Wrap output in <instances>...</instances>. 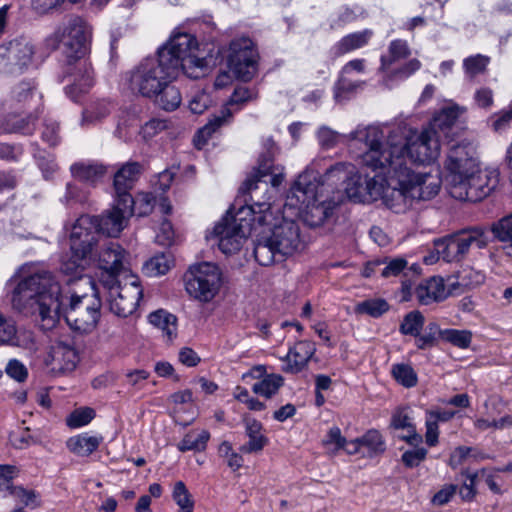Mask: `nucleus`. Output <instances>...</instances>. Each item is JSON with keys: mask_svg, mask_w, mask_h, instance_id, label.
<instances>
[{"mask_svg": "<svg viewBox=\"0 0 512 512\" xmlns=\"http://www.w3.org/2000/svg\"><path fill=\"white\" fill-rule=\"evenodd\" d=\"M365 140L366 150L360 163L369 169L389 165L407 169V159L416 163H430L440 153V136L425 127L421 132L407 125H358L349 136Z\"/></svg>", "mask_w": 512, "mask_h": 512, "instance_id": "1", "label": "nucleus"}, {"mask_svg": "<svg viewBox=\"0 0 512 512\" xmlns=\"http://www.w3.org/2000/svg\"><path fill=\"white\" fill-rule=\"evenodd\" d=\"M283 179V168L274 166L271 156H262L258 167L241 187L242 192L249 193L251 203L240 207L235 215L228 212L213 230L207 233V240L213 245L217 244L226 255L240 251L252 231L263 225L272 224L270 198L260 201L256 199V191L262 189L267 194L269 183L276 188Z\"/></svg>", "mask_w": 512, "mask_h": 512, "instance_id": "2", "label": "nucleus"}, {"mask_svg": "<svg viewBox=\"0 0 512 512\" xmlns=\"http://www.w3.org/2000/svg\"><path fill=\"white\" fill-rule=\"evenodd\" d=\"M11 304L24 314L38 315L41 329L49 331L59 320L60 284L39 263L22 265L9 280Z\"/></svg>", "mask_w": 512, "mask_h": 512, "instance_id": "3", "label": "nucleus"}, {"mask_svg": "<svg viewBox=\"0 0 512 512\" xmlns=\"http://www.w3.org/2000/svg\"><path fill=\"white\" fill-rule=\"evenodd\" d=\"M92 28L80 16L72 15L47 36L44 45L53 51L62 44L65 58L64 71L71 84L65 87L66 95L76 101L80 94L87 92L95 82L94 70L87 55L90 51Z\"/></svg>", "mask_w": 512, "mask_h": 512, "instance_id": "4", "label": "nucleus"}, {"mask_svg": "<svg viewBox=\"0 0 512 512\" xmlns=\"http://www.w3.org/2000/svg\"><path fill=\"white\" fill-rule=\"evenodd\" d=\"M341 202V196L329 197L319 190L316 172L306 170L299 175L291 187L285 202V208L294 209L296 215L310 227L321 226L335 207Z\"/></svg>", "mask_w": 512, "mask_h": 512, "instance_id": "5", "label": "nucleus"}, {"mask_svg": "<svg viewBox=\"0 0 512 512\" xmlns=\"http://www.w3.org/2000/svg\"><path fill=\"white\" fill-rule=\"evenodd\" d=\"M82 289H60L59 314L63 313L69 327L80 333H90L101 317L99 290L91 278H81Z\"/></svg>", "mask_w": 512, "mask_h": 512, "instance_id": "6", "label": "nucleus"}, {"mask_svg": "<svg viewBox=\"0 0 512 512\" xmlns=\"http://www.w3.org/2000/svg\"><path fill=\"white\" fill-rule=\"evenodd\" d=\"M157 55L178 75L183 72L187 77L198 79L209 70L204 53L200 50L197 38L188 32L176 28L163 44Z\"/></svg>", "mask_w": 512, "mask_h": 512, "instance_id": "7", "label": "nucleus"}, {"mask_svg": "<svg viewBox=\"0 0 512 512\" xmlns=\"http://www.w3.org/2000/svg\"><path fill=\"white\" fill-rule=\"evenodd\" d=\"M178 75L157 57L143 59L134 69L126 74L129 89L143 97L154 98L167 83Z\"/></svg>", "mask_w": 512, "mask_h": 512, "instance_id": "8", "label": "nucleus"}, {"mask_svg": "<svg viewBox=\"0 0 512 512\" xmlns=\"http://www.w3.org/2000/svg\"><path fill=\"white\" fill-rule=\"evenodd\" d=\"M409 55L410 48L407 41L396 39L390 42L387 54L380 58L379 67V71L384 74L383 83L386 87L392 88L396 83L407 79L420 69L421 62L415 58L399 67L395 66Z\"/></svg>", "mask_w": 512, "mask_h": 512, "instance_id": "9", "label": "nucleus"}, {"mask_svg": "<svg viewBox=\"0 0 512 512\" xmlns=\"http://www.w3.org/2000/svg\"><path fill=\"white\" fill-rule=\"evenodd\" d=\"M108 280L100 285L107 292L110 311L119 317H128L137 308L143 295V290L136 276H130L125 283L118 278L107 276Z\"/></svg>", "mask_w": 512, "mask_h": 512, "instance_id": "10", "label": "nucleus"}, {"mask_svg": "<svg viewBox=\"0 0 512 512\" xmlns=\"http://www.w3.org/2000/svg\"><path fill=\"white\" fill-rule=\"evenodd\" d=\"M499 183V172L495 168H477L462 181L451 185L449 194L460 201L478 202L490 195Z\"/></svg>", "mask_w": 512, "mask_h": 512, "instance_id": "11", "label": "nucleus"}, {"mask_svg": "<svg viewBox=\"0 0 512 512\" xmlns=\"http://www.w3.org/2000/svg\"><path fill=\"white\" fill-rule=\"evenodd\" d=\"M222 284L219 267L210 262H203L190 268L186 274V291L202 302L212 300Z\"/></svg>", "mask_w": 512, "mask_h": 512, "instance_id": "12", "label": "nucleus"}, {"mask_svg": "<svg viewBox=\"0 0 512 512\" xmlns=\"http://www.w3.org/2000/svg\"><path fill=\"white\" fill-rule=\"evenodd\" d=\"M374 170H381V172L388 175L391 181V185L384 195V205L397 214H404L409 211L416 200L408 185L407 169L400 168L397 164V166L377 167Z\"/></svg>", "mask_w": 512, "mask_h": 512, "instance_id": "13", "label": "nucleus"}, {"mask_svg": "<svg viewBox=\"0 0 512 512\" xmlns=\"http://www.w3.org/2000/svg\"><path fill=\"white\" fill-rule=\"evenodd\" d=\"M258 52L248 37H238L229 44L227 64L236 78L250 81L258 71Z\"/></svg>", "mask_w": 512, "mask_h": 512, "instance_id": "14", "label": "nucleus"}, {"mask_svg": "<svg viewBox=\"0 0 512 512\" xmlns=\"http://www.w3.org/2000/svg\"><path fill=\"white\" fill-rule=\"evenodd\" d=\"M257 97L258 92L254 88L236 87L229 101L220 111V115L214 116L204 127L199 129L194 137L195 147L201 149L212 134L226 123L235 112L239 111L245 103L256 100Z\"/></svg>", "mask_w": 512, "mask_h": 512, "instance_id": "15", "label": "nucleus"}, {"mask_svg": "<svg viewBox=\"0 0 512 512\" xmlns=\"http://www.w3.org/2000/svg\"><path fill=\"white\" fill-rule=\"evenodd\" d=\"M78 362V351L69 337L52 342L43 359L47 373L55 377L72 372Z\"/></svg>", "mask_w": 512, "mask_h": 512, "instance_id": "16", "label": "nucleus"}, {"mask_svg": "<svg viewBox=\"0 0 512 512\" xmlns=\"http://www.w3.org/2000/svg\"><path fill=\"white\" fill-rule=\"evenodd\" d=\"M114 199L112 207L100 216H92L96 231L109 237H117L127 226L129 218L133 215V197Z\"/></svg>", "mask_w": 512, "mask_h": 512, "instance_id": "17", "label": "nucleus"}, {"mask_svg": "<svg viewBox=\"0 0 512 512\" xmlns=\"http://www.w3.org/2000/svg\"><path fill=\"white\" fill-rule=\"evenodd\" d=\"M35 45L30 38L21 36L0 45V72L13 73L33 63Z\"/></svg>", "mask_w": 512, "mask_h": 512, "instance_id": "18", "label": "nucleus"}, {"mask_svg": "<svg viewBox=\"0 0 512 512\" xmlns=\"http://www.w3.org/2000/svg\"><path fill=\"white\" fill-rule=\"evenodd\" d=\"M475 154V148L470 143H459L450 148L445 163L448 189L451 185L460 183L467 174L477 170L479 164Z\"/></svg>", "mask_w": 512, "mask_h": 512, "instance_id": "19", "label": "nucleus"}, {"mask_svg": "<svg viewBox=\"0 0 512 512\" xmlns=\"http://www.w3.org/2000/svg\"><path fill=\"white\" fill-rule=\"evenodd\" d=\"M70 251L80 259L91 258L98 243V232L94 228L93 217L81 215L70 229Z\"/></svg>", "mask_w": 512, "mask_h": 512, "instance_id": "20", "label": "nucleus"}, {"mask_svg": "<svg viewBox=\"0 0 512 512\" xmlns=\"http://www.w3.org/2000/svg\"><path fill=\"white\" fill-rule=\"evenodd\" d=\"M274 220L275 218L273 217L272 221ZM272 225H274V228L268 238L274 244L280 259H285L299 250L301 240L299 226L296 222L284 218L280 224L276 225L272 222L269 226Z\"/></svg>", "mask_w": 512, "mask_h": 512, "instance_id": "21", "label": "nucleus"}, {"mask_svg": "<svg viewBox=\"0 0 512 512\" xmlns=\"http://www.w3.org/2000/svg\"><path fill=\"white\" fill-rule=\"evenodd\" d=\"M355 169L356 167L351 163L339 162L327 169L323 176L316 173L319 190L327 195L332 192L333 196H341L342 199V190L344 191L346 184L355 174Z\"/></svg>", "mask_w": 512, "mask_h": 512, "instance_id": "22", "label": "nucleus"}, {"mask_svg": "<svg viewBox=\"0 0 512 512\" xmlns=\"http://www.w3.org/2000/svg\"><path fill=\"white\" fill-rule=\"evenodd\" d=\"M408 185L415 200H429L435 197L441 187V178L436 171H418L407 168Z\"/></svg>", "mask_w": 512, "mask_h": 512, "instance_id": "23", "label": "nucleus"}, {"mask_svg": "<svg viewBox=\"0 0 512 512\" xmlns=\"http://www.w3.org/2000/svg\"><path fill=\"white\" fill-rule=\"evenodd\" d=\"M124 258L125 251L118 243L109 242L103 247L98 260L101 269L100 284L104 283V280H108V275L111 278H118L124 269Z\"/></svg>", "mask_w": 512, "mask_h": 512, "instance_id": "24", "label": "nucleus"}, {"mask_svg": "<svg viewBox=\"0 0 512 512\" xmlns=\"http://www.w3.org/2000/svg\"><path fill=\"white\" fill-rule=\"evenodd\" d=\"M390 428L400 431L398 437L409 445H418L422 436L417 433L413 410L408 406L397 407L391 415Z\"/></svg>", "mask_w": 512, "mask_h": 512, "instance_id": "25", "label": "nucleus"}, {"mask_svg": "<svg viewBox=\"0 0 512 512\" xmlns=\"http://www.w3.org/2000/svg\"><path fill=\"white\" fill-rule=\"evenodd\" d=\"M366 72V60L356 58L348 61L341 69L339 78L335 84L334 97L339 100L344 93L353 92L358 89L363 82L354 81L353 74H364Z\"/></svg>", "mask_w": 512, "mask_h": 512, "instance_id": "26", "label": "nucleus"}, {"mask_svg": "<svg viewBox=\"0 0 512 512\" xmlns=\"http://www.w3.org/2000/svg\"><path fill=\"white\" fill-rule=\"evenodd\" d=\"M316 352L315 344L311 341H298L291 347L287 355L283 358L286 365L283 371L286 373L297 374L301 372L308 364L309 360Z\"/></svg>", "mask_w": 512, "mask_h": 512, "instance_id": "27", "label": "nucleus"}, {"mask_svg": "<svg viewBox=\"0 0 512 512\" xmlns=\"http://www.w3.org/2000/svg\"><path fill=\"white\" fill-rule=\"evenodd\" d=\"M415 294L421 305L443 301L448 295L444 280L439 276H432L423 280L415 288Z\"/></svg>", "mask_w": 512, "mask_h": 512, "instance_id": "28", "label": "nucleus"}, {"mask_svg": "<svg viewBox=\"0 0 512 512\" xmlns=\"http://www.w3.org/2000/svg\"><path fill=\"white\" fill-rule=\"evenodd\" d=\"M141 173V166L137 162L124 164L114 175L115 198L120 200L124 195L132 197L129 190Z\"/></svg>", "mask_w": 512, "mask_h": 512, "instance_id": "29", "label": "nucleus"}, {"mask_svg": "<svg viewBox=\"0 0 512 512\" xmlns=\"http://www.w3.org/2000/svg\"><path fill=\"white\" fill-rule=\"evenodd\" d=\"M463 112L464 109L457 105L445 107L435 114L427 128L431 129L435 135H439L440 139L448 138L450 130Z\"/></svg>", "mask_w": 512, "mask_h": 512, "instance_id": "30", "label": "nucleus"}, {"mask_svg": "<svg viewBox=\"0 0 512 512\" xmlns=\"http://www.w3.org/2000/svg\"><path fill=\"white\" fill-rule=\"evenodd\" d=\"M459 243L463 257L468 254L471 247L478 249L485 248L489 243V238L485 230L481 227H471L462 229L454 233Z\"/></svg>", "mask_w": 512, "mask_h": 512, "instance_id": "31", "label": "nucleus"}, {"mask_svg": "<svg viewBox=\"0 0 512 512\" xmlns=\"http://www.w3.org/2000/svg\"><path fill=\"white\" fill-rule=\"evenodd\" d=\"M372 36L373 31L370 29L350 33L335 43L332 47V52L334 56L339 57L357 49H361L369 43Z\"/></svg>", "mask_w": 512, "mask_h": 512, "instance_id": "32", "label": "nucleus"}, {"mask_svg": "<svg viewBox=\"0 0 512 512\" xmlns=\"http://www.w3.org/2000/svg\"><path fill=\"white\" fill-rule=\"evenodd\" d=\"M91 258L85 257L84 259H80L73 253L68 260H64L61 263V271L67 275L72 276L71 279L68 280L69 289H82L83 286L80 284L81 278H89L88 276L83 275L84 270L90 264Z\"/></svg>", "mask_w": 512, "mask_h": 512, "instance_id": "33", "label": "nucleus"}, {"mask_svg": "<svg viewBox=\"0 0 512 512\" xmlns=\"http://www.w3.org/2000/svg\"><path fill=\"white\" fill-rule=\"evenodd\" d=\"M103 441L102 436L89 435L88 433H82L73 437H70L67 442V448L73 454L80 457H87L98 449Z\"/></svg>", "mask_w": 512, "mask_h": 512, "instance_id": "34", "label": "nucleus"}, {"mask_svg": "<svg viewBox=\"0 0 512 512\" xmlns=\"http://www.w3.org/2000/svg\"><path fill=\"white\" fill-rule=\"evenodd\" d=\"M148 320L162 332L166 342H172L177 337V317L175 315L160 309L150 313Z\"/></svg>", "mask_w": 512, "mask_h": 512, "instance_id": "35", "label": "nucleus"}, {"mask_svg": "<svg viewBox=\"0 0 512 512\" xmlns=\"http://www.w3.org/2000/svg\"><path fill=\"white\" fill-rule=\"evenodd\" d=\"M434 248L438 258L446 262H458L464 259L455 234L434 241Z\"/></svg>", "mask_w": 512, "mask_h": 512, "instance_id": "36", "label": "nucleus"}, {"mask_svg": "<svg viewBox=\"0 0 512 512\" xmlns=\"http://www.w3.org/2000/svg\"><path fill=\"white\" fill-rule=\"evenodd\" d=\"M262 424L257 420L246 422L248 442L240 448L241 452L253 453L261 451L268 443V438L261 433Z\"/></svg>", "mask_w": 512, "mask_h": 512, "instance_id": "37", "label": "nucleus"}, {"mask_svg": "<svg viewBox=\"0 0 512 512\" xmlns=\"http://www.w3.org/2000/svg\"><path fill=\"white\" fill-rule=\"evenodd\" d=\"M74 178L81 182L94 184L105 174V168L101 164L79 162L71 166Z\"/></svg>", "mask_w": 512, "mask_h": 512, "instance_id": "38", "label": "nucleus"}, {"mask_svg": "<svg viewBox=\"0 0 512 512\" xmlns=\"http://www.w3.org/2000/svg\"><path fill=\"white\" fill-rule=\"evenodd\" d=\"M255 260L262 266H270L277 262H282L285 259H280V255L274 244L268 237H262L254 246Z\"/></svg>", "mask_w": 512, "mask_h": 512, "instance_id": "39", "label": "nucleus"}, {"mask_svg": "<svg viewBox=\"0 0 512 512\" xmlns=\"http://www.w3.org/2000/svg\"><path fill=\"white\" fill-rule=\"evenodd\" d=\"M210 439L209 431L205 429L191 430L177 444V448L181 452L196 451L202 452L206 449Z\"/></svg>", "mask_w": 512, "mask_h": 512, "instance_id": "40", "label": "nucleus"}, {"mask_svg": "<svg viewBox=\"0 0 512 512\" xmlns=\"http://www.w3.org/2000/svg\"><path fill=\"white\" fill-rule=\"evenodd\" d=\"M377 171L378 174L373 177L366 176V189H368V193L366 194L368 195V203L378 199L383 200L386 190L391 185L388 175L381 172V170Z\"/></svg>", "mask_w": 512, "mask_h": 512, "instance_id": "41", "label": "nucleus"}, {"mask_svg": "<svg viewBox=\"0 0 512 512\" xmlns=\"http://www.w3.org/2000/svg\"><path fill=\"white\" fill-rule=\"evenodd\" d=\"M356 130H357V128L355 130L351 131L349 134H340L328 126H321L317 130L316 135H317L319 144L325 149L333 148L340 141L347 142V143L352 142V141H358V142H363L365 144V140L356 139V138L352 139L349 137Z\"/></svg>", "mask_w": 512, "mask_h": 512, "instance_id": "42", "label": "nucleus"}, {"mask_svg": "<svg viewBox=\"0 0 512 512\" xmlns=\"http://www.w3.org/2000/svg\"><path fill=\"white\" fill-rule=\"evenodd\" d=\"M0 345L23 346L14 320L0 311Z\"/></svg>", "mask_w": 512, "mask_h": 512, "instance_id": "43", "label": "nucleus"}, {"mask_svg": "<svg viewBox=\"0 0 512 512\" xmlns=\"http://www.w3.org/2000/svg\"><path fill=\"white\" fill-rule=\"evenodd\" d=\"M154 97L157 104L166 111H173L178 108L182 100L179 89L171 83L164 85L159 94Z\"/></svg>", "mask_w": 512, "mask_h": 512, "instance_id": "44", "label": "nucleus"}, {"mask_svg": "<svg viewBox=\"0 0 512 512\" xmlns=\"http://www.w3.org/2000/svg\"><path fill=\"white\" fill-rule=\"evenodd\" d=\"M366 189V176L363 178L355 169V174L352 175L350 182L346 184L344 192L348 198L362 203H368V193Z\"/></svg>", "mask_w": 512, "mask_h": 512, "instance_id": "45", "label": "nucleus"}, {"mask_svg": "<svg viewBox=\"0 0 512 512\" xmlns=\"http://www.w3.org/2000/svg\"><path fill=\"white\" fill-rule=\"evenodd\" d=\"M424 323L425 317L423 314L418 310H413L404 316L399 331L403 335L413 336L417 339Z\"/></svg>", "mask_w": 512, "mask_h": 512, "instance_id": "46", "label": "nucleus"}, {"mask_svg": "<svg viewBox=\"0 0 512 512\" xmlns=\"http://www.w3.org/2000/svg\"><path fill=\"white\" fill-rule=\"evenodd\" d=\"M283 382L284 379L282 376L277 374H268L262 380L256 382L252 386V390L260 396L271 398L277 393L279 388L282 387Z\"/></svg>", "mask_w": 512, "mask_h": 512, "instance_id": "47", "label": "nucleus"}, {"mask_svg": "<svg viewBox=\"0 0 512 512\" xmlns=\"http://www.w3.org/2000/svg\"><path fill=\"white\" fill-rule=\"evenodd\" d=\"M171 263L170 256L159 254L145 262L143 271L149 277H157L166 274L171 267Z\"/></svg>", "mask_w": 512, "mask_h": 512, "instance_id": "48", "label": "nucleus"}, {"mask_svg": "<svg viewBox=\"0 0 512 512\" xmlns=\"http://www.w3.org/2000/svg\"><path fill=\"white\" fill-rule=\"evenodd\" d=\"M391 373L397 383L406 388H412L416 386L418 382L416 372L408 364L399 363L392 365Z\"/></svg>", "mask_w": 512, "mask_h": 512, "instance_id": "49", "label": "nucleus"}, {"mask_svg": "<svg viewBox=\"0 0 512 512\" xmlns=\"http://www.w3.org/2000/svg\"><path fill=\"white\" fill-rule=\"evenodd\" d=\"M389 310V304L384 299H368L355 306L357 314H366L374 318L382 316Z\"/></svg>", "mask_w": 512, "mask_h": 512, "instance_id": "50", "label": "nucleus"}, {"mask_svg": "<svg viewBox=\"0 0 512 512\" xmlns=\"http://www.w3.org/2000/svg\"><path fill=\"white\" fill-rule=\"evenodd\" d=\"M489 62L490 58L481 54L465 58L463 61L465 75L468 78L473 79L477 75L485 72Z\"/></svg>", "mask_w": 512, "mask_h": 512, "instance_id": "51", "label": "nucleus"}, {"mask_svg": "<svg viewBox=\"0 0 512 512\" xmlns=\"http://www.w3.org/2000/svg\"><path fill=\"white\" fill-rule=\"evenodd\" d=\"M172 498L179 506V512H193L194 501L184 482L178 481L175 483Z\"/></svg>", "mask_w": 512, "mask_h": 512, "instance_id": "52", "label": "nucleus"}, {"mask_svg": "<svg viewBox=\"0 0 512 512\" xmlns=\"http://www.w3.org/2000/svg\"><path fill=\"white\" fill-rule=\"evenodd\" d=\"M362 447L368 449L369 455H377L385 451V442L382 435L377 430H369L359 438Z\"/></svg>", "mask_w": 512, "mask_h": 512, "instance_id": "53", "label": "nucleus"}, {"mask_svg": "<svg viewBox=\"0 0 512 512\" xmlns=\"http://www.w3.org/2000/svg\"><path fill=\"white\" fill-rule=\"evenodd\" d=\"M441 338L458 348L466 349L471 344L472 333L468 330L444 329Z\"/></svg>", "mask_w": 512, "mask_h": 512, "instance_id": "54", "label": "nucleus"}, {"mask_svg": "<svg viewBox=\"0 0 512 512\" xmlns=\"http://www.w3.org/2000/svg\"><path fill=\"white\" fill-rule=\"evenodd\" d=\"M156 205V197L150 192H140L133 198V214L149 215Z\"/></svg>", "mask_w": 512, "mask_h": 512, "instance_id": "55", "label": "nucleus"}, {"mask_svg": "<svg viewBox=\"0 0 512 512\" xmlns=\"http://www.w3.org/2000/svg\"><path fill=\"white\" fill-rule=\"evenodd\" d=\"M111 111L110 103L107 101H99L89 109L83 112L81 121L82 126L94 123L106 117Z\"/></svg>", "mask_w": 512, "mask_h": 512, "instance_id": "56", "label": "nucleus"}, {"mask_svg": "<svg viewBox=\"0 0 512 512\" xmlns=\"http://www.w3.org/2000/svg\"><path fill=\"white\" fill-rule=\"evenodd\" d=\"M35 130V118L28 116L26 119H9L2 128L4 133L32 134Z\"/></svg>", "mask_w": 512, "mask_h": 512, "instance_id": "57", "label": "nucleus"}, {"mask_svg": "<svg viewBox=\"0 0 512 512\" xmlns=\"http://www.w3.org/2000/svg\"><path fill=\"white\" fill-rule=\"evenodd\" d=\"M441 332H443V330L440 329L436 322H430L426 326L424 333H419L415 342L416 346L422 350L434 346L436 344L437 337H441Z\"/></svg>", "mask_w": 512, "mask_h": 512, "instance_id": "58", "label": "nucleus"}, {"mask_svg": "<svg viewBox=\"0 0 512 512\" xmlns=\"http://www.w3.org/2000/svg\"><path fill=\"white\" fill-rule=\"evenodd\" d=\"M418 266H412L407 269V261L402 258H396L391 260L382 270L381 275L383 277H391L398 276L403 272L404 277H407L408 274L413 270L415 273L418 271Z\"/></svg>", "mask_w": 512, "mask_h": 512, "instance_id": "59", "label": "nucleus"}, {"mask_svg": "<svg viewBox=\"0 0 512 512\" xmlns=\"http://www.w3.org/2000/svg\"><path fill=\"white\" fill-rule=\"evenodd\" d=\"M35 84L32 81H22L11 91V98L17 104H26L34 96Z\"/></svg>", "mask_w": 512, "mask_h": 512, "instance_id": "60", "label": "nucleus"}, {"mask_svg": "<svg viewBox=\"0 0 512 512\" xmlns=\"http://www.w3.org/2000/svg\"><path fill=\"white\" fill-rule=\"evenodd\" d=\"M95 417V411L92 408L84 407L73 411L66 419V423L71 428H79L87 425Z\"/></svg>", "mask_w": 512, "mask_h": 512, "instance_id": "61", "label": "nucleus"}, {"mask_svg": "<svg viewBox=\"0 0 512 512\" xmlns=\"http://www.w3.org/2000/svg\"><path fill=\"white\" fill-rule=\"evenodd\" d=\"M491 230L499 241L512 245V216L500 219L492 225Z\"/></svg>", "mask_w": 512, "mask_h": 512, "instance_id": "62", "label": "nucleus"}, {"mask_svg": "<svg viewBox=\"0 0 512 512\" xmlns=\"http://www.w3.org/2000/svg\"><path fill=\"white\" fill-rule=\"evenodd\" d=\"M322 442L329 452L336 453L345 446L346 439L341 435V430L334 426L329 429Z\"/></svg>", "mask_w": 512, "mask_h": 512, "instance_id": "63", "label": "nucleus"}, {"mask_svg": "<svg viewBox=\"0 0 512 512\" xmlns=\"http://www.w3.org/2000/svg\"><path fill=\"white\" fill-rule=\"evenodd\" d=\"M167 128V120L161 118H152L141 127L140 133L142 134L144 139L148 140L155 137L156 135H158L160 132Z\"/></svg>", "mask_w": 512, "mask_h": 512, "instance_id": "64", "label": "nucleus"}]
</instances>
